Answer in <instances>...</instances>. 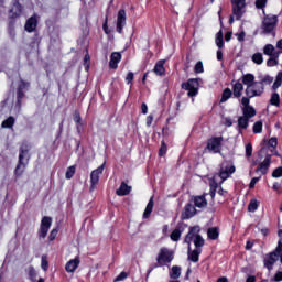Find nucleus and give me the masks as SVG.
I'll return each mask as SVG.
<instances>
[{"instance_id":"40","label":"nucleus","mask_w":282,"mask_h":282,"mask_svg":"<svg viewBox=\"0 0 282 282\" xmlns=\"http://www.w3.org/2000/svg\"><path fill=\"white\" fill-rule=\"evenodd\" d=\"M259 208V203L256 198H252L248 205L249 213H254Z\"/></svg>"},{"instance_id":"15","label":"nucleus","mask_w":282,"mask_h":282,"mask_svg":"<svg viewBox=\"0 0 282 282\" xmlns=\"http://www.w3.org/2000/svg\"><path fill=\"white\" fill-rule=\"evenodd\" d=\"M197 215V207L192 200L184 207V213L182 215L183 219H191Z\"/></svg>"},{"instance_id":"26","label":"nucleus","mask_w":282,"mask_h":282,"mask_svg":"<svg viewBox=\"0 0 282 282\" xmlns=\"http://www.w3.org/2000/svg\"><path fill=\"white\" fill-rule=\"evenodd\" d=\"M282 51L275 52L270 58L267 61L268 67H276L279 65V56H281Z\"/></svg>"},{"instance_id":"57","label":"nucleus","mask_w":282,"mask_h":282,"mask_svg":"<svg viewBox=\"0 0 282 282\" xmlns=\"http://www.w3.org/2000/svg\"><path fill=\"white\" fill-rule=\"evenodd\" d=\"M126 82L128 85H131L133 83V73L129 72L127 77H126Z\"/></svg>"},{"instance_id":"34","label":"nucleus","mask_w":282,"mask_h":282,"mask_svg":"<svg viewBox=\"0 0 282 282\" xmlns=\"http://www.w3.org/2000/svg\"><path fill=\"white\" fill-rule=\"evenodd\" d=\"M182 276V268L174 265L172 267L171 279H180Z\"/></svg>"},{"instance_id":"35","label":"nucleus","mask_w":282,"mask_h":282,"mask_svg":"<svg viewBox=\"0 0 282 282\" xmlns=\"http://www.w3.org/2000/svg\"><path fill=\"white\" fill-rule=\"evenodd\" d=\"M274 45L272 44H267L263 47V54H265V56H274Z\"/></svg>"},{"instance_id":"63","label":"nucleus","mask_w":282,"mask_h":282,"mask_svg":"<svg viewBox=\"0 0 282 282\" xmlns=\"http://www.w3.org/2000/svg\"><path fill=\"white\" fill-rule=\"evenodd\" d=\"M225 124H226V127H230L231 124H232V119H230V118H225Z\"/></svg>"},{"instance_id":"8","label":"nucleus","mask_w":282,"mask_h":282,"mask_svg":"<svg viewBox=\"0 0 282 282\" xmlns=\"http://www.w3.org/2000/svg\"><path fill=\"white\" fill-rule=\"evenodd\" d=\"M223 142L224 137H213L208 139L206 149L209 151V153H220Z\"/></svg>"},{"instance_id":"1","label":"nucleus","mask_w":282,"mask_h":282,"mask_svg":"<svg viewBox=\"0 0 282 282\" xmlns=\"http://www.w3.org/2000/svg\"><path fill=\"white\" fill-rule=\"evenodd\" d=\"M28 153H30V148L28 147V144L21 145L18 165L14 170L15 177H21V175H23V173L25 172L28 162H30V158H28Z\"/></svg>"},{"instance_id":"50","label":"nucleus","mask_w":282,"mask_h":282,"mask_svg":"<svg viewBox=\"0 0 282 282\" xmlns=\"http://www.w3.org/2000/svg\"><path fill=\"white\" fill-rule=\"evenodd\" d=\"M272 177H282V166L276 167L273 172H272Z\"/></svg>"},{"instance_id":"53","label":"nucleus","mask_w":282,"mask_h":282,"mask_svg":"<svg viewBox=\"0 0 282 282\" xmlns=\"http://www.w3.org/2000/svg\"><path fill=\"white\" fill-rule=\"evenodd\" d=\"M246 155L247 158H252V143L246 145Z\"/></svg>"},{"instance_id":"51","label":"nucleus","mask_w":282,"mask_h":282,"mask_svg":"<svg viewBox=\"0 0 282 282\" xmlns=\"http://www.w3.org/2000/svg\"><path fill=\"white\" fill-rule=\"evenodd\" d=\"M127 276H129V274H127V272L122 271L113 281L115 282L124 281V279H127Z\"/></svg>"},{"instance_id":"12","label":"nucleus","mask_w":282,"mask_h":282,"mask_svg":"<svg viewBox=\"0 0 282 282\" xmlns=\"http://www.w3.org/2000/svg\"><path fill=\"white\" fill-rule=\"evenodd\" d=\"M50 228H52V217L44 216L42 218L40 230L37 232L40 239H45V237H47V232H50Z\"/></svg>"},{"instance_id":"16","label":"nucleus","mask_w":282,"mask_h":282,"mask_svg":"<svg viewBox=\"0 0 282 282\" xmlns=\"http://www.w3.org/2000/svg\"><path fill=\"white\" fill-rule=\"evenodd\" d=\"M37 26H39V15L33 14L31 18L26 20L24 30L29 33H32L36 30Z\"/></svg>"},{"instance_id":"43","label":"nucleus","mask_w":282,"mask_h":282,"mask_svg":"<svg viewBox=\"0 0 282 282\" xmlns=\"http://www.w3.org/2000/svg\"><path fill=\"white\" fill-rule=\"evenodd\" d=\"M252 61H253V63H256L257 65H261V63H263V54H261V53H256V54H253Z\"/></svg>"},{"instance_id":"64","label":"nucleus","mask_w":282,"mask_h":282,"mask_svg":"<svg viewBox=\"0 0 282 282\" xmlns=\"http://www.w3.org/2000/svg\"><path fill=\"white\" fill-rule=\"evenodd\" d=\"M256 281H257V278L254 275H251L246 280V282H256Z\"/></svg>"},{"instance_id":"28","label":"nucleus","mask_w":282,"mask_h":282,"mask_svg":"<svg viewBox=\"0 0 282 282\" xmlns=\"http://www.w3.org/2000/svg\"><path fill=\"white\" fill-rule=\"evenodd\" d=\"M207 237L208 239H212V241H215L219 239V228L218 227H210L207 230Z\"/></svg>"},{"instance_id":"59","label":"nucleus","mask_w":282,"mask_h":282,"mask_svg":"<svg viewBox=\"0 0 282 282\" xmlns=\"http://www.w3.org/2000/svg\"><path fill=\"white\" fill-rule=\"evenodd\" d=\"M73 120H74V122H76L78 124V122H80V120H82L80 113L75 112L73 116Z\"/></svg>"},{"instance_id":"49","label":"nucleus","mask_w":282,"mask_h":282,"mask_svg":"<svg viewBox=\"0 0 282 282\" xmlns=\"http://www.w3.org/2000/svg\"><path fill=\"white\" fill-rule=\"evenodd\" d=\"M29 276H30L32 282H36V270H34V268H30Z\"/></svg>"},{"instance_id":"11","label":"nucleus","mask_w":282,"mask_h":282,"mask_svg":"<svg viewBox=\"0 0 282 282\" xmlns=\"http://www.w3.org/2000/svg\"><path fill=\"white\" fill-rule=\"evenodd\" d=\"M235 171V165L223 163L219 172L217 173L218 177L221 180V184H224V182H226V180H228V177H230Z\"/></svg>"},{"instance_id":"6","label":"nucleus","mask_w":282,"mask_h":282,"mask_svg":"<svg viewBox=\"0 0 282 282\" xmlns=\"http://www.w3.org/2000/svg\"><path fill=\"white\" fill-rule=\"evenodd\" d=\"M265 91V87H263V84L260 82H254L251 86L247 87L245 90V94L247 98H257L259 96H262Z\"/></svg>"},{"instance_id":"29","label":"nucleus","mask_w":282,"mask_h":282,"mask_svg":"<svg viewBox=\"0 0 282 282\" xmlns=\"http://www.w3.org/2000/svg\"><path fill=\"white\" fill-rule=\"evenodd\" d=\"M14 122H17V119L12 116L7 118L4 121L1 123L2 129H12L14 127Z\"/></svg>"},{"instance_id":"42","label":"nucleus","mask_w":282,"mask_h":282,"mask_svg":"<svg viewBox=\"0 0 282 282\" xmlns=\"http://www.w3.org/2000/svg\"><path fill=\"white\" fill-rule=\"evenodd\" d=\"M75 173H76V166L74 165L69 166L65 174L66 180H72Z\"/></svg>"},{"instance_id":"4","label":"nucleus","mask_w":282,"mask_h":282,"mask_svg":"<svg viewBox=\"0 0 282 282\" xmlns=\"http://www.w3.org/2000/svg\"><path fill=\"white\" fill-rule=\"evenodd\" d=\"M278 23H279V17L274 14H264V18L262 21L263 34H272Z\"/></svg>"},{"instance_id":"45","label":"nucleus","mask_w":282,"mask_h":282,"mask_svg":"<svg viewBox=\"0 0 282 282\" xmlns=\"http://www.w3.org/2000/svg\"><path fill=\"white\" fill-rule=\"evenodd\" d=\"M194 72L195 74H204V63H202V61L196 63Z\"/></svg>"},{"instance_id":"54","label":"nucleus","mask_w":282,"mask_h":282,"mask_svg":"<svg viewBox=\"0 0 282 282\" xmlns=\"http://www.w3.org/2000/svg\"><path fill=\"white\" fill-rule=\"evenodd\" d=\"M237 36V40L240 42V43H243L246 41V32H240V33H237L236 34Z\"/></svg>"},{"instance_id":"5","label":"nucleus","mask_w":282,"mask_h":282,"mask_svg":"<svg viewBox=\"0 0 282 282\" xmlns=\"http://www.w3.org/2000/svg\"><path fill=\"white\" fill-rule=\"evenodd\" d=\"M182 89H185V91H187V96L189 98H194V96H197V94H199V79H188L186 83L182 84Z\"/></svg>"},{"instance_id":"14","label":"nucleus","mask_w":282,"mask_h":282,"mask_svg":"<svg viewBox=\"0 0 282 282\" xmlns=\"http://www.w3.org/2000/svg\"><path fill=\"white\" fill-rule=\"evenodd\" d=\"M127 25V11L120 9L117 15V32L122 34V30Z\"/></svg>"},{"instance_id":"10","label":"nucleus","mask_w":282,"mask_h":282,"mask_svg":"<svg viewBox=\"0 0 282 282\" xmlns=\"http://www.w3.org/2000/svg\"><path fill=\"white\" fill-rule=\"evenodd\" d=\"M241 105H242V113L243 117L249 119L254 118L257 116V110H254V107L250 106V99L248 97L241 98Z\"/></svg>"},{"instance_id":"60","label":"nucleus","mask_w":282,"mask_h":282,"mask_svg":"<svg viewBox=\"0 0 282 282\" xmlns=\"http://www.w3.org/2000/svg\"><path fill=\"white\" fill-rule=\"evenodd\" d=\"M274 281H276V282H281L282 281V271L275 273Z\"/></svg>"},{"instance_id":"48","label":"nucleus","mask_w":282,"mask_h":282,"mask_svg":"<svg viewBox=\"0 0 282 282\" xmlns=\"http://www.w3.org/2000/svg\"><path fill=\"white\" fill-rule=\"evenodd\" d=\"M41 268H42V270H44V272H47V269L50 268V264L47 262V258H45V256H42Z\"/></svg>"},{"instance_id":"62","label":"nucleus","mask_w":282,"mask_h":282,"mask_svg":"<svg viewBox=\"0 0 282 282\" xmlns=\"http://www.w3.org/2000/svg\"><path fill=\"white\" fill-rule=\"evenodd\" d=\"M141 110H142V113H144V115H147L149 112V107L147 106V104L141 105Z\"/></svg>"},{"instance_id":"23","label":"nucleus","mask_w":282,"mask_h":282,"mask_svg":"<svg viewBox=\"0 0 282 282\" xmlns=\"http://www.w3.org/2000/svg\"><path fill=\"white\" fill-rule=\"evenodd\" d=\"M182 232H184V227L182 225L176 226V228L170 235V239L172 241H180Z\"/></svg>"},{"instance_id":"41","label":"nucleus","mask_w":282,"mask_h":282,"mask_svg":"<svg viewBox=\"0 0 282 282\" xmlns=\"http://www.w3.org/2000/svg\"><path fill=\"white\" fill-rule=\"evenodd\" d=\"M262 87H265V85H272L274 83V77L270 75H265L261 80H260Z\"/></svg>"},{"instance_id":"33","label":"nucleus","mask_w":282,"mask_h":282,"mask_svg":"<svg viewBox=\"0 0 282 282\" xmlns=\"http://www.w3.org/2000/svg\"><path fill=\"white\" fill-rule=\"evenodd\" d=\"M270 105L273 107H279L281 105V96H279V93H273L271 95Z\"/></svg>"},{"instance_id":"9","label":"nucleus","mask_w":282,"mask_h":282,"mask_svg":"<svg viewBox=\"0 0 282 282\" xmlns=\"http://www.w3.org/2000/svg\"><path fill=\"white\" fill-rule=\"evenodd\" d=\"M30 82H25L23 78H20L17 88V105H19V107H21V100L25 98V91L30 89Z\"/></svg>"},{"instance_id":"21","label":"nucleus","mask_w":282,"mask_h":282,"mask_svg":"<svg viewBox=\"0 0 282 282\" xmlns=\"http://www.w3.org/2000/svg\"><path fill=\"white\" fill-rule=\"evenodd\" d=\"M120 61H122V54H120L119 52H113L110 55L109 67L111 69H118V63H120Z\"/></svg>"},{"instance_id":"19","label":"nucleus","mask_w":282,"mask_h":282,"mask_svg":"<svg viewBox=\"0 0 282 282\" xmlns=\"http://www.w3.org/2000/svg\"><path fill=\"white\" fill-rule=\"evenodd\" d=\"M191 202L196 208H206V206H208V200L206 199V194L200 195V196H193L191 198Z\"/></svg>"},{"instance_id":"24","label":"nucleus","mask_w":282,"mask_h":282,"mask_svg":"<svg viewBox=\"0 0 282 282\" xmlns=\"http://www.w3.org/2000/svg\"><path fill=\"white\" fill-rule=\"evenodd\" d=\"M164 63H166V61L161 59L159 61L155 66H154V74H156V76H164L166 69L164 68Z\"/></svg>"},{"instance_id":"2","label":"nucleus","mask_w":282,"mask_h":282,"mask_svg":"<svg viewBox=\"0 0 282 282\" xmlns=\"http://www.w3.org/2000/svg\"><path fill=\"white\" fill-rule=\"evenodd\" d=\"M173 259H175V251L166 247H162L159 250L156 256V263H154L153 268H164V265H169Z\"/></svg>"},{"instance_id":"47","label":"nucleus","mask_w":282,"mask_h":282,"mask_svg":"<svg viewBox=\"0 0 282 282\" xmlns=\"http://www.w3.org/2000/svg\"><path fill=\"white\" fill-rule=\"evenodd\" d=\"M166 151H167L166 143L164 141H162L161 148L159 150L160 158H164V155H166Z\"/></svg>"},{"instance_id":"18","label":"nucleus","mask_w":282,"mask_h":282,"mask_svg":"<svg viewBox=\"0 0 282 282\" xmlns=\"http://www.w3.org/2000/svg\"><path fill=\"white\" fill-rule=\"evenodd\" d=\"M279 256L273 251L264 257L263 263L264 268L268 270H272L274 263H276Z\"/></svg>"},{"instance_id":"37","label":"nucleus","mask_w":282,"mask_h":282,"mask_svg":"<svg viewBox=\"0 0 282 282\" xmlns=\"http://www.w3.org/2000/svg\"><path fill=\"white\" fill-rule=\"evenodd\" d=\"M282 85V72H279L276 77H275V82L273 83L272 89H279V87H281Z\"/></svg>"},{"instance_id":"17","label":"nucleus","mask_w":282,"mask_h":282,"mask_svg":"<svg viewBox=\"0 0 282 282\" xmlns=\"http://www.w3.org/2000/svg\"><path fill=\"white\" fill-rule=\"evenodd\" d=\"M271 161H272V155L268 154L264 158L263 162H261L259 164V166L257 167L256 172L257 173H261V175H267L268 171L270 169Z\"/></svg>"},{"instance_id":"58","label":"nucleus","mask_w":282,"mask_h":282,"mask_svg":"<svg viewBox=\"0 0 282 282\" xmlns=\"http://www.w3.org/2000/svg\"><path fill=\"white\" fill-rule=\"evenodd\" d=\"M259 180H261V177L251 178V182L249 184V188H254V186H257V182H259Z\"/></svg>"},{"instance_id":"3","label":"nucleus","mask_w":282,"mask_h":282,"mask_svg":"<svg viewBox=\"0 0 282 282\" xmlns=\"http://www.w3.org/2000/svg\"><path fill=\"white\" fill-rule=\"evenodd\" d=\"M199 226L191 227L188 234L185 237V243H188V246H191L192 241H194V246L196 249L203 248L205 240L202 235H199Z\"/></svg>"},{"instance_id":"30","label":"nucleus","mask_w":282,"mask_h":282,"mask_svg":"<svg viewBox=\"0 0 282 282\" xmlns=\"http://www.w3.org/2000/svg\"><path fill=\"white\" fill-rule=\"evenodd\" d=\"M153 196L150 198L147 207H145V210L143 213V219H149V217H151V213H153Z\"/></svg>"},{"instance_id":"27","label":"nucleus","mask_w":282,"mask_h":282,"mask_svg":"<svg viewBox=\"0 0 282 282\" xmlns=\"http://www.w3.org/2000/svg\"><path fill=\"white\" fill-rule=\"evenodd\" d=\"M243 94V84L241 83H236L232 87V95L234 98H239Z\"/></svg>"},{"instance_id":"36","label":"nucleus","mask_w":282,"mask_h":282,"mask_svg":"<svg viewBox=\"0 0 282 282\" xmlns=\"http://www.w3.org/2000/svg\"><path fill=\"white\" fill-rule=\"evenodd\" d=\"M250 119H248L247 117H239L238 119V127L240 129H248V122Z\"/></svg>"},{"instance_id":"7","label":"nucleus","mask_w":282,"mask_h":282,"mask_svg":"<svg viewBox=\"0 0 282 282\" xmlns=\"http://www.w3.org/2000/svg\"><path fill=\"white\" fill-rule=\"evenodd\" d=\"M232 14L239 21L246 14V0H231Z\"/></svg>"},{"instance_id":"13","label":"nucleus","mask_w":282,"mask_h":282,"mask_svg":"<svg viewBox=\"0 0 282 282\" xmlns=\"http://www.w3.org/2000/svg\"><path fill=\"white\" fill-rule=\"evenodd\" d=\"M102 171H105V163L90 173V191H94L98 186Z\"/></svg>"},{"instance_id":"22","label":"nucleus","mask_w":282,"mask_h":282,"mask_svg":"<svg viewBox=\"0 0 282 282\" xmlns=\"http://www.w3.org/2000/svg\"><path fill=\"white\" fill-rule=\"evenodd\" d=\"M131 193V186L127 185V183L122 182L120 187L116 191V195L118 197H124Z\"/></svg>"},{"instance_id":"31","label":"nucleus","mask_w":282,"mask_h":282,"mask_svg":"<svg viewBox=\"0 0 282 282\" xmlns=\"http://www.w3.org/2000/svg\"><path fill=\"white\" fill-rule=\"evenodd\" d=\"M10 12L13 13L12 17H21V12H23V7L19 2H14Z\"/></svg>"},{"instance_id":"20","label":"nucleus","mask_w":282,"mask_h":282,"mask_svg":"<svg viewBox=\"0 0 282 282\" xmlns=\"http://www.w3.org/2000/svg\"><path fill=\"white\" fill-rule=\"evenodd\" d=\"M80 265V257H75L74 259L69 260L66 265L65 270L68 273H74L76 270H78V267Z\"/></svg>"},{"instance_id":"52","label":"nucleus","mask_w":282,"mask_h":282,"mask_svg":"<svg viewBox=\"0 0 282 282\" xmlns=\"http://www.w3.org/2000/svg\"><path fill=\"white\" fill-rule=\"evenodd\" d=\"M269 147H271L272 149H276V145L279 144V141L276 138H271L269 139V142H268Z\"/></svg>"},{"instance_id":"46","label":"nucleus","mask_w":282,"mask_h":282,"mask_svg":"<svg viewBox=\"0 0 282 282\" xmlns=\"http://www.w3.org/2000/svg\"><path fill=\"white\" fill-rule=\"evenodd\" d=\"M261 131H263V122L257 121L253 124V133H261Z\"/></svg>"},{"instance_id":"32","label":"nucleus","mask_w":282,"mask_h":282,"mask_svg":"<svg viewBox=\"0 0 282 282\" xmlns=\"http://www.w3.org/2000/svg\"><path fill=\"white\" fill-rule=\"evenodd\" d=\"M242 83L247 86V87H252V85L256 83L254 82V76L252 74H246L242 76Z\"/></svg>"},{"instance_id":"25","label":"nucleus","mask_w":282,"mask_h":282,"mask_svg":"<svg viewBox=\"0 0 282 282\" xmlns=\"http://www.w3.org/2000/svg\"><path fill=\"white\" fill-rule=\"evenodd\" d=\"M199 254H202V249H194L191 251V246H188V259L193 261V263H197L199 261Z\"/></svg>"},{"instance_id":"44","label":"nucleus","mask_w":282,"mask_h":282,"mask_svg":"<svg viewBox=\"0 0 282 282\" xmlns=\"http://www.w3.org/2000/svg\"><path fill=\"white\" fill-rule=\"evenodd\" d=\"M268 6V0H256V8L258 10H264Z\"/></svg>"},{"instance_id":"56","label":"nucleus","mask_w":282,"mask_h":282,"mask_svg":"<svg viewBox=\"0 0 282 282\" xmlns=\"http://www.w3.org/2000/svg\"><path fill=\"white\" fill-rule=\"evenodd\" d=\"M58 235V229H53L51 232H50V236H48V239L50 241H54V239H56V236Z\"/></svg>"},{"instance_id":"55","label":"nucleus","mask_w":282,"mask_h":282,"mask_svg":"<svg viewBox=\"0 0 282 282\" xmlns=\"http://www.w3.org/2000/svg\"><path fill=\"white\" fill-rule=\"evenodd\" d=\"M275 254L279 257H281L282 256V241L281 240H279V242H278V247L275 248Z\"/></svg>"},{"instance_id":"61","label":"nucleus","mask_w":282,"mask_h":282,"mask_svg":"<svg viewBox=\"0 0 282 282\" xmlns=\"http://www.w3.org/2000/svg\"><path fill=\"white\" fill-rule=\"evenodd\" d=\"M209 186H210V191H217V186H218L217 182L210 181Z\"/></svg>"},{"instance_id":"39","label":"nucleus","mask_w":282,"mask_h":282,"mask_svg":"<svg viewBox=\"0 0 282 282\" xmlns=\"http://www.w3.org/2000/svg\"><path fill=\"white\" fill-rule=\"evenodd\" d=\"M216 45H217V47H219V50H221V47H224V33L221 31H219L217 33Z\"/></svg>"},{"instance_id":"38","label":"nucleus","mask_w":282,"mask_h":282,"mask_svg":"<svg viewBox=\"0 0 282 282\" xmlns=\"http://www.w3.org/2000/svg\"><path fill=\"white\" fill-rule=\"evenodd\" d=\"M232 96V90L230 88H226L223 91L220 102H226Z\"/></svg>"}]
</instances>
